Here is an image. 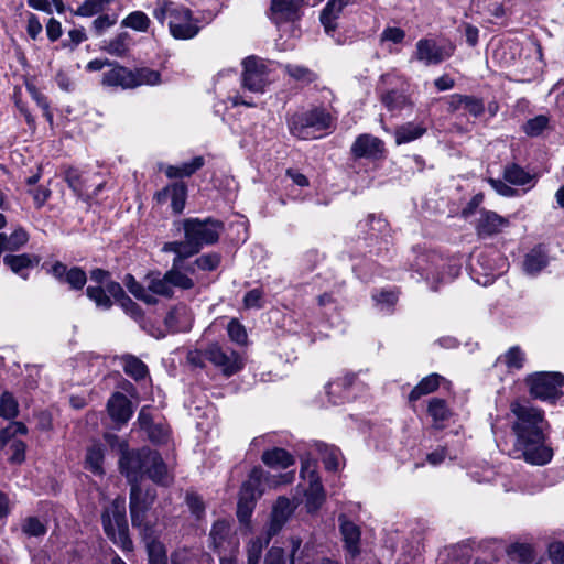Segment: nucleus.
I'll return each mask as SVG.
<instances>
[{
    "label": "nucleus",
    "mask_w": 564,
    "mask_h": 564,
    "mask_svg": "<svg viewBox=\"0 0 564 564\" xmlns=\"http://www.w3.org/2000/svg\"><path fill=\"white\" fill-rule=\"evenodd\" d=\"M510 411L516 420L512 432L516 435L513 452L516 458H522L528 464L543 466L551 462L553 449L546 445L545 429L549 426L541 410L514 401Z\"/></svg>",
    "instance_id": "f257e3e1"
},
{
    "label": "nucleus",
    "mask_w": 564,
    "mask_h": 564,
    "mask_svg": "<svg viewBox=\"0 0 564 564\" xmlns=\"http://www.w3.org/2000/svg\"><path fill=\"white\" fill-rule=\"evenodd\" d=\"M118 463L119 470L129 485L140 484L144 477L163 487H167L173 481L160 453L149 447L139 449L122 447Z\"/></svg>",
    "instance_id": "f03ea898"
},
{
    "label": "nucleus",
    "mask_w": 564,
    "mask_h": 564,
    "mask_svg": "<svg viewBox=\"0 0 564 564\" xmlns=\"http://www.w3.org/2000/svg\"><path fill=\"white\" fill-rule=\"evenodd\" d=\"M153 17L163 24L169 18V28L173 37L178 40L193 39L199 28L193 22L188 8L171 0H160L153 10Z\"/></svg>",
    "instance_id": "7ed1b4c3"
},
{
    "label": "nucleus",
    "mask_w": 564,
    "mask_h": 564,
    "mask_svg": "<svg viewBox=\"0 0 564 564\" xmlns=\"http://www.w3.org/2000/svg\"><path fill=\"white\" fill-rule=\"evenodd\" d=\"M127 507L123 497H117L104 508L101 523L105 534L123 551H132L133 543L129 536Z\"/></svg>",
    "instance_id": "20e7f679"
},
{
    "label": "nucleus",
    "mask_w": 564,
    "mask_h": 564,
    "mask_svg": "<svg viewBox=\"0 0 564 564\" xmlns=\"http://www.w3.org/2000/svg\"><path fill=\"white\" fill-rule=\"evenodd\" d=\"M185 239L191 251L196 254L205 245H214L225 229L221 220L207 217L205 219L187 218L183 221Z\"/></svg>",
    "instance_id": "39448f33"
},
{
    "label": "nucleus",
    "mask_w": 564,
    "mask_h": 564,
    "mask_svg": "<svg viewBox=\"0 0 564 564\" xmlns=\"http://www.w3.org/2000/svg\"><path fill=\"white\" fill-rule=\"evenodd\" d=\"M330 123L332 116L323 107H314L306 111L295 112L288 118L290 133L302 140L316 138V132L328 129Z\"/></svg>",
    "instance_id": "423d86ee"
},
{
    "label": "nucleus",
    "mask_w": 564,
    "mask_h": 564,
    "mask_svg": "<svg viewBox=\"0 0 564 564\" xmlns=\"http://www.w3.org/2000/svg\"><path fill=\"white\" fill-rule=\"evenodd\" d=\"M264 470L261 467H254L240 487L236 513L242 524H249L250 522L257 500L264 491Z\"/></svg>",
    "instance_id": "0eeeda50"
},
{
    "label": "nucleus",
    "mask_w": 564,
    "mask_h": 564,
    "mask_svg": "<svg viewBox=\"0 0 564 564\" xmlns=\"http://www.w3.org/2000/svg\"><path fill=\"white\" fill-rule=\"evenodd\" d=\"M533 399L555 403L563 394L564 375L556 371H538L524 379Z\"/></svg>",
    "instance_id": "6e6552de"
},
{
    "label": "nucleus",
    "mask_w": 564,
    "mask_h": 564,
    "mask_svg": "<svg viewBox=\"0 0 564 564\" xmlns=\"http://www.w3.org/2000/svg\"><path fill=\"white\" fill-rule=\"evenodd\" d=\"M380 84L387 86L380 87V100L389 111H400L408 107H413L409 88L410 84L402 77L384 74L380 78Z\"/></svg>",
    "instance_id": "1a4fd4ad"
},
{
    "label": "nucleus",
    "mask_w": 564,
    "mask_h": 564,
    "mask_svg": "<svg viewBox=\"0 0 564 564\" xmlns=\"http://www.w3.org/2000/svg\"><path fill=\"white\" fill-rule=\"evenodd\" d=\"M242 87L252 93H263L269 84L267 65L257 56H248L242 61Z\"/></svg>",
    "instance_id": "9d476101"
},
{
    "label": "nucleus",
    "mask_w": 564,
    "mask_h": 564,
    "mask_svg": "<svg viewBox=\"0 0 564 564\" xmlns=\"http://www.w3.org/2000/svg\"><path fill=\"white\" fill-rule=\"evenodd\" d=\"M205 357L227 377L237 373L243 367L238 352L231 349H223L218 344H210L205 349Z\"/></svg>",
    "instance_id": "9b49d317"
},
{
    "label": "nucleus",
    "mask_w": 564,
    "mask_h": 564,
    "mask_svg": "<svg viewBox=\"0 0 564 564\" xmlns=\"http://www.w3.org/2000/svg\"><path fill=\"white\" fill-rule=\"evenodd\" d=\"M454 51L452 43L440 45L434 40L421 39L416 43L415 58L426 66L438 65L449 58Z\"/></svg>",
    "instance_id": "f8f14e48"
},
{
    "label": "nucleus",
    "mask_w": 564,
    "mask_h": 564,
    "mask_svg": "<svg viewBox=\"0 0 564 564\" xmlns=\"http://www.w3.org/2000/svg\"><path fill=\"white\" fill-rule=\"evenodd\" d=\"M350 151L355 159L379 160L384 156V143L381 139L365 133L357 137Z\"/></svg>",
    "instance_id": "ddd939ff"
},
{
    "label": "nucleus",
    "mask_w": 564,
    "mask_h": 564,
    "mask_svg": "<svg viewBox=\"0 0 564 564\" xmlns=\"http://www.w3.org/2000/svg\"><path fill=\"white\" fill-rule=\"evenodd\" d=\"M305 0H271L270 17L275 24L294 22L301 18Z\"/></svg>",
    "instance_id": "4468645a"
},
{
    "label": "nucleus",
    "mask_w": 564,
    "mask_h": 564,
    "mask_svg": "<svg viewBox=\"0 0 564 564\" xmlns=\"http://www.w3.org/2000/svg\"><path fill=\"white\" fill-rule=\"evenodd\" d=\"M51 274L59 282L67 283L72 290H82L87 282L86 272L79 267L67 268L63 262H55L51 270Z\"/></svg>",
    "instance_id": "2eb2a0df"
},
{
    "label": "nucleus",
    "mask_w": 564,
    "mask_h": 564,
    "mask_svg": "<svg viewBox=\"0 0 564 564\" xmlns=\"http://www.w3.org/2000/svg\"><path fill=\"white\" fill-rule=\"evenodd\" d=\"M339 531L343 536L344 547L354 558L360 554V528L350 521L345 514L338 517Z\"/></svg>",
    "instance_id": "dca6fc26"
},
{
    "label": "nucleus",
    "mask_w": 564,
    "mask_h": 564,
    "mask_svg": "<svg viewBox=\"0 0 564 564\" xmlns=\"http://www.w3.org/2000/svg\"><path fill=\"white\" fill-rule=\"evenodd\" d=\"M509 225V220L495 212L481 209L476 224V232L480 238H487L497 235L503 227Z\"/></svg>",
    "instance_id": "f3484780"
},
{
    "label": "nucleus",
    "mask_w": 564,
    "mask_h": 564,
    "mask_svg": "<svg viewBox=\"0 0 564 564\" xmlns=\"http://www.w3.org/2000/svg\"><path fill=\"white\" fill-rule=\"evenodd\" d=\"M192 314L186 305H176L164 318V325L171 333L187 332L192 328Z\"/></svg>",
    "instance_id": "a211bd4d"
},
{
    "label": "nucleus",
    "mask_w": 564,
    "mask_h": 564,
    "mask_svg": "<svg viewBox=\"0 0 564 564\" xmlns=\"http://www.w3.org/2000/svg\"><path fill=\"white\" fill-rule=\"evenodd\" d=\"M351 2L352 0H328L319 15V21L328 35H333L337 30V19L343 10Z\"/></svg>",
    "instance_id": "6ab92c4d"
},
{
    "label": "nucleus",
    "mask_w": 564,
    "mask_h": 564,
    "mask_svg": "<svg viewBox=\"0 0 564 564\" xmlns=\"http://www.w3.org/2000/svg\"><path fill=\"white\" fill-rule=\"evenodd\" d=\"M293 511L294 508L289 498L283 496L278 498L271 512V521L268 529L269 536L280 532Z\"/></svg>",
    "instance_id": "aec40b11"
},
{
    "label": "nucleus",
    "mask_w": 564,
    "mask_h": 564,
    "mask_svg": "<svg viewBox=\"0 0 564 564\" xmlns=\"http://www.w3.org/2000/svg\"><path fill=\"white\" fill-rule=\"evenodd\" d=\"M107 410L110 417L119 424L127 423L132 415L131 401L121 392L111 395L107 403Z\"/></svg>",
    "instance_id": "412c9836"
},
{
    "label": "nucleus",
    "mask_w": 564,
    "mask_h": 564,
    "mask_svg": "<svg viewBox=\"0 0 564 564\" xmlns=\"http://www.w3.org/2000/svg\"><path fill=\"white\" fill-rule=\"evenodd\" d=\"M156 497V489L152 486H143L141 482L130 485L129 506L150 510Z\"/></svg>",
    "instance_id": "4be33fe9"
},
{
    "label": "nucleus",
    "mask_w": 564,
    "mask_h": 564,
    "mask_svg": "<svg viewBox=\"0 0 564 564\" xmlns=\"http://www.w3.org/2000/svg\"><path fill=\"white\" fill-rule=\"evenodd\" d=\"M111 66L112 67L102 75V85L131 89V69L118 63H112Z\"/></svg>",
    "instance_id": "5701e85b"
},
{
    "label": "nucleus",
    "mask_w": 564,
    "mask_h": 564,
    "mask_svg": "<svg viewBox=\"0 0 564 564\" xmlns=\"http://www.w3.org/2000/svg\"><path fill=\"white\" fill-rule=\"evenodd\" d=\"M262 462L271 468L285 469L294 464L293 456L284 448L274 447L265 451L261 457Z\"/></svg>",
    "instance_id": "b1692460"
},
{
    "label": "nucleus",
    "mask_w": 564,
    "mask_h": 564,
    "mask_svg": "<svg viewBox=\"0 0 564 564\" xmlns=\"http://www.w3.org/2000/svg\"><path fill=\"white\" fill-rule=\"evenodd\" d=\"M162 83L161 74L149 67L131 69V89L140 86H156Z\"/></svg>",
    "instance_id": "393cba45"
},
{
    "label": "nucleus",
    "mask_w": 564,
    "mask_h": 564,
    "mask_svg": "<svg viewBox=\"0 0 564 564\" xmlns=\"http://www.w3.org/2000/svg\"><path fill=\"white\" fill-rule=\"evenodd\" d=\"M145 280L148 282V289L150 292L156 295L172 297L174 292L171 289L170 281L166 272L161 274L160 272H150L147 274Z\"/></svg>",
    "instance_id": "a878e982"
},
{
    "label": "nucleus",
    "mask_w": 564,
    "mask_h": 564,
    "mask_svg": "<svg viewBox=\"0 0 564 564\" xmlns=\"http://www.w3.org/2000/svg\"><path fill=\"white\" fill-rule=\"evenodd\" d=\"M121 364L124 373L137 381L142 380L148 376L149 370L147 365L133 355H123L121 357Z\"/></svg>",
    "instance_id": "bb28decb"
},
{
    "label": "nucleus",
    "mask_w": 564,
    "mask_h": 564,
    "mask_svg": "<svg viewBox=\"0 0 564 564\" xmlns=\"http://www.w3.org/2000/svg\"><path fill=\"white\" fill-rule=\"evenodd\" d=\"M427 413L433 419L434 426L436 429H443L444 422L447 421L452 415V412L447 406L446 401L438 398H433L429 402Z\"/></svg>",
    "instance_id": "cd10ccee"
},
{
    "label": "nucleus",
    "mask_w": 564,
    "mask_h": 564,
    "mask_svg": "<svg viewBox=\"0 0 564 564\" xmlns=\"http://www.w3.org/2000/svg\"><path fill=\"white\" fill-rule=\"evenodd\" d=\"M29 240L28 232L22 228H17L11 235L0 234V256L3 251H15L24 246Z\"/></svg>",
    "instance_id": "c85d7f7f"
},
{
    "label": "nucleus",
    "mask_w": 564,
    "mask_h": 564,
    "mask_svg": "<svg viewBox=\"0 0 564 564\" xmlns=\"http://www.w3.org/2000/svg\"><path fill=\"white\" fill-rule=\"evenodd\" d=\"M160 195L171 197V206L175 214H181L185 207L187 187L184 183H174L166 187Z\"/></svg>",
    "instance_id": "c756f323"
},
{
    "label": "nucleus",
    "mask_w": 564,
    "mask_h": 564,
    "mask_svg": "<svg viewBox=\"0 0 564 564\" xmlns=\"http://www.w3.org/2000/svg\"><path fill=\"white\" fill-rule=\"evenodd\" d=\"M131 524L138 529L144 540L150 539L153 535V528L148 521L149 510L129 506Z\"/></svg>",
    "instance_id": "7c9ffc66"
},
{
    "label": "nucleus",
    "mask_w": 564,
    "mask_h": 564,
    "mask_svg": "<svg viewBox=\"0 0 564 564\" xmlns=\"http://www.w3.org/2000/svg\"><path fill=\"white\" fill-rule=\"evenodd\" d=\"M442 377L437 373H432L423 378L410 392L409 400L416 401L421 397L432 393L440 387Z\"/></svg>",
    "instance_id": "2f4dec72"
},
{
    "label": "nucleus",
    "mask_w": 564,
    "mask_h": 564,
    "mask_svg": "<svg viewBox=\"0 0 564 564\" xmlns=\"http://www.w3.org/2000/svg\"><path fill=\"white\" fill-rule=\"evenodd\" d=\"M205 161L203 156H196L191 162H185L180 166L170 165L165 174L169 178H181L193 175L197 170L203 167Z\"/></svg>",
    "instance_id": "473e14b6"
},
{
    "label": "nucleus",
    "mask_w": 564,
    "mask_h": 564,
    "mask_svg": "<svg viewBox=\"0 0 564 564\" xmlns=\"http://www.w3.org/2000/svg\"><path fill=\"white\" fill-rule=\"evenodd\" d=\"M547 264V257L541 247L533 248L524 258L523 268L527 273L535 274Z\"/></svg>",
    "instance_id": "72a5a7b5"
},
{
    "label": "nucleus",
    "mask_w": 564,
    "mask_h": 564,
    "mask_svg": "<svg viewBox=\"0 0 564 564\" xmlns=\"http://www.w3.org/2000/svg\"><path fill=\"white\" fill-rule=\"evenodd\" d=\"M104 449L100 444L88 447L85 458V468L95 475L104 474Z\"/></svg>",
    "instance_id": "f704fd0d"
},
{
    "label": "nucleus",
    "mask_w": 564,
    "mask_h": 564,
    "mask_svg": "<svg viewBox=\"0 0 564 564\" xmlns=\"http://www.w3.org/2000/svg\"><path fill=\"white\" fill-rule=\"evenodd\" d=\"M317 452L322 455L324 466L329 471H336L339 468L340 451L335 446L324 443L316 444Z\"/></svg>",
    "instance_id": "c9c22d12"
},
{
    "label": "nucleus",
    "mask_w": 564,
    "mask_h": 564,
    "mask_svg": "<svg viewBox=\"0 0 564 564\" xmlns=\"http://www.w3.org/2000/svg\"><path fill=\"white\" fill-rule=\"evenodd\" d=\"M311 478L310 488L306 492V506L308 510H316L324 502L325 495L323 486L314 473L311 474Z\"/></svg>",
    "instance_id": "e433bc0d"
},
{
    "label": "nucleus",
    "mask_w": 564,
    "mask_h": 564,
    "mask_svg": "<svg viewBox=\"0 0 564 564\" xmlns=\"http://www.w3.org/2000/svg\"><path fill=\"white\" fill-rule=\"evenodd\" d=\"M425 132L424 127L408 122L395 130V142L398 144L408 143L421 138Z\"/></svg>",
    "instance_id": "4c0bfd02"
},
{
    "label": "nucleus",
    "mask_w": 564,
    "mask_h": 564,
    "mask_svg": "<svg viewBox=\"0 0 564 564\" xmlns=\"http://www.w3.org/2000/svg\"><path fill=\"white\" fill-rule=\"evenodd\" d=\"M284 72L291 78L304 85H308L318 78L317 74L314 70L303 65L286 64L284 65Z\"/></svg>",
    "instance_id": "58836bf2"
},
{
    "label": "nucleus",
    "mask_w": 564,
    "mask_h": 564,
    "mask_svg": "<svg viewBox=\"0 0 564 564\" xmlns=\"http://www.w3.org/2000/svg\"><path fill=\"white\" fill-rule=\"evenodd\" d=\"M503 178L510 184L521 186L528 184L532 180V176L520 165L513 163L505 167Z\"/></svg>",
    "instance_id": "ea45409f"
},
{
    "label": "nucleus",
    "mask_w": 564,
    "mask_h": 564,
    "mask_svg": "<svg viewBox=\"0 0 564 564\" xmlns=\"http://www.w3.org/2000/svg\"><path fill=\"white\" fill-rule=\"evenodd\" d=\"M87 297L95 303L98 308L110 310L113 305L112 300L101 285H89L86 289Z\"/></svg>",
    "instance_id": "a19ab883"
},
{
    "label": "nucleus",
    "mask_w": 564,
    "mask_h": 564,
    "mask_svg": "<svg viewBox=\"0 0 564 564\" xmlns=\"http://www.w3.org/2000/svg\"><path fill=\"white\" fill-rule=\"evenodd\" d=\"M144 541L147 543L149 564H167L165 546L153 536Z\"/></svg>",
    "instance_id": "79ce46f5"
},
{
    "label": "nucleus",
    "mask_w": 564,
    "mask_h": 564,
    "mask_svg": "<svg viewBox=\"0 0 564 564\" xmlns=\"http://www.w3.org/2000/svg\"><path fill=\"white\" fill-rule=\"evenodd\" d=\"M507 553L512 561L522 564H531L534 561L533 549L529 544L514 543L508 547Z\"/></svg>",
    "instance_id": "37998d69"
},
{
    "label": "nucleus",
    "mask_w": 564,
    "mask_h": 564,
    "mask_svg": "<svg viewBox=\"0 0 564 564\" xmlns=\"http://www.w3.org/2000/svg\"><path fill=\"white\" fill-rule=\"evenodd\" d=\"M182 265H174L166 271L171 289L178 288L181 290H189L194 288V281L181 271Z\"/></svg>",
    "instance_id": "c03bdc74"
},
{
    "label": "nucleus",
    "mask_w": 564,
    "mask_h": 564,
    "mask_svg": "<svg viewBox=\"0 0 564 564\" xmlns=\"http://www.w3.org/2000/svg\"><path fill=\"white\" fill-rule=\"evenodd\" d=\"M230 534V524L226 520H218L214 523L209 538L214 550H219Z\"/></svg>",
    "instance_id": "a18cd8bd"
},
{
    "label": "nucleus",
    "mask_w": 564,
    "mask_h": 564,
    "mask_svg": "<svg viewBox=\"0 0 564 564\" xmlns=\"http://www.w3.org/2000/svg\"><path fill=\"white\" fill-rule=\"evenodd\" d=\"M19 414V403L13 394L4 391L0 397V417L12 420Z\"/></svg>",
    "instance_id": "49530a36"
},
{
    "label": "nucleus",
    "mask_w": 564,
    "mask_h": 564,
    "mask_svg": "<svg viewBox=\"0 0 564 564\" xmlns=\"http://www.w3.org/2000/svg\"><path fill=\"white\" fill-rule=\"evenodd\" d=\"M149 17L142 11H134L128 14L121 22L124 28H130L138 32H147L150 26Z\"/></svg>",
    "instance_id": "de8ad7c7"
},
{
    "label": "nucleus",
    "mask_w": 564,
    "mask_h": 564,
    "mask_svg": "<svg viewBox=\"0 0 564 564\" xmlns=\"http://www.w3.org/2000/svg\"><path fill=\"white\" fill-rule=\"evenodd\" d=\"M162 251L164 252H174L176 256L173 260L174 265H182L183 261L186 258H189L193 256V253H187L191 251L189 247L187 246L186 239L184 241H171L164 243Z\"/></svg>",
    "instance_id": "09e8293b"
},
{
    "label": "nucleus",
    "mask_w": 564,
    "mask_h": 564,
    "mask_svg": "<svg viewBox=\"0 0 564 564\" xmlns=\"http://www.w3.org/2000/svg\"><path fill=\"white\" fill-rule=\"evenodd\" d=\"M130 35L128 32H121L115 39L110 40L106 51L115 56H123L129 50Z\"/></svg>",
    "instance_id": "8fccbe9b"
},
{
    "label": "nucleus",
    "mask_w": 564,
    "mask_h": 564,
    "mask_svg": "<svg viewBox=\"0 0 564 564\" xmlns=\"http://www.w3.org/2000/svg\"><path fill=\"white\" fill-rule=\"evenodd\" d=\"M508 369H521L525 361V355L519 346L511 347L505 355L499 357Z\"/></svg>",
    "instance_id": "3c124183"
},
{
    "label": "nucleus",
    "mask_w": 564,
    "mask_h": 564,
    "mask_svg": "<svg viewBox=\"0 0 564 564\" xmlns=\"http://www.w3.org/2000/svg\"><path fill=\"white\" fill-rule=\"evenodd\" d=\"M3 263L8 265L14 273H20L23 269L33 267L32 258L26 253L18 256H4Z\"/></svg>",
    "instance_id": "603ef678"
},
{
    "label": "nucleus",
    "mask_w": 564,
    "mask_h": 564,
    "mask_svg": "<svg viewBox=\"0 0 564 564\" xmlns=\"http://www.w3.org/2000/svg\"><path fill=\"white\" fill-rule=\"evenodd\" d=\"M22 532L28 536H42L46 533V527L36 517H28L22 523Z\"/></svg>",
    "instance_id": "864d4df0"
},
{
    "label": "nucleus",
    "mask_w": 564,
    "mask_h": 564,
    "mask_svg": "<svg viewBox=\"0 0 564 564\" xmlns=\"http://www.w3.org/2000/svg\"><path fill=\"white\" fill-rule=\"evenodd\" d=\"M227 332L229 338L237 343L238 345H246L248 340V335L246 328L242 324H240L237 319H231L228 323Z\"/></svg>",
    "instance_id": "5fc2aeb1"
},
{
    "label": "nucleus",
    "mask_w": 564,
    "mask_h": 564,
    "mask_svg": "<svg viewBox=\"0 0 564 564\" xmlns=\"http://www.w3.org/2000/svg\"><path fill=\"white\" fill-rule=\"evenodd\" d=\"M110 0H86L75 12L77 15L91 17L104 10Z\"/></svg>",
    "instance_id": "6e6d98bb"
},
{
    "label": "nucleus",
    "mask_w": 564,
    "mask_h": 564,
    "mask_svg": "<svg viewBox=\"0 0 564 564\" xmlns=\"http://www.w3.org/2000/svg\"><path fill=\"white\" fill-rule=\"evenodd\" d=\"M549 119L545 116H536L528 120L523 126V131L530 137H536L546 128Z\"/></svg>",
    "instance_id": "4d7b16f0"
},
{
    "label": "nucleus",
    "mask_w": 564,
    "mask_h": 564,
    "mask_svg": "<svg viewBox=\"0 0 564 564\" xmlns=\"http://www.w3.org/2000/svg\"><path fill=\"white\" fill-rule=\"evenodd\" d=\"M65 181L77 196L83 195L84 181L77 169L69 167L65 171Z\"/></svg>",
    "instance_id": "13d9d810"
},
{
    "label": "nucleus",
    "mask_w": 564,
    "mask_h": 564,
    "mask_svg": "<svg viewBox=\"0 0 564 564\" xmlns=\"http://www.w3.org/2000/svg\"><path fill=\"white\" fill-rule=\"evenodd\" d=\"M477 7L498 19L506 15L503 0H477Z\"/></svg>",
    "instance_id": "bf43d9fd"
},
{
    "label": "nucleus",
    "mask_w": 564,
    "mask_h": 564,
    "mask_svg": "<svg viewBox=\"0 0 564 564\" xmlns=\"http://www.w3.org/2000/svg\"><path fill=\"white\" fill-rule=\"evenodd\" d=\"M220 263V256L216 252H210L198 257L195 264L204 271H213Z\"/></svg>",
    "instance_id": "052dcab7"
},
{
    "label": "nucleus",
    "mask_w": 564,
    "mask_h": 564,
    "mask_svg": "<svg viewBox=\"0 0 564 564\" xmlns=\"http://www.w3.org/2000/svg\"><path fill=\"white\" fill-rule=\"evenodd\" d=\"M145 432L149 440L155 444H163L169 438V430L162 424H153Z\"/></svg>",
    "instance_id": "680f3d73"
},
{
    "label": "nucleus",
    "mask_w": 564,
    "mask_h": 564,
    "mask_svg": "<svg viewBox=\"0 0 564 564\" xmlns=\"http://www.w3.org/2000/svg\"><path fill=\"white\" fill-rule=\"evenodd\" d=\"M263 544L260 539L250 541L247 550V564H259L262 554Z\"/></svg>",
    "instance_id": "e2e57ef3"
},
{
    "label": "nucleus",
    "mask_w": 564,
    "mask_h": 564,
    "mask_svg": "<svg viewBox=\"0 0 564 564\" xmlns=\"http://www.w3.org/2000/svg\"><path fill=\"white\" fill-rule=\"evenodd\" d=\"M464 109L474 117H479L484 113L485 106L481 99L473 96H467L464 102Z\"/></svg>",
    "instance_id": "0e129e2a"
},
{
    "label": "nucleus",
    "mask_w": 564,
    "mask_h": 564,
    "mask_svg": "<svg viewBox=\"0 0 564 564\" xmlns=\"http://www.w3.org/2000/svg\"><path fill=\"white\" fill-rule=\"evenodd\" d=\"M123 284L135 299L144 295L145 288L139 283L132 274L128 273L124 275Z\"/></svg>",
    "instance_id": "69168bd1"
},
{
    "label": "nucleus",
    "mask_w": 564,
    "mask_h": 564,
    "mask_svg": "<svg viewBox=\"0 0 564 564\" xmlns=\"http://www.w3.org/2000/svg\"><path fill=\"white\" fill-rule=\"evenodd\" d=\"M549 556L552 564L564 563V543L556 541L549 545Z\"/></svg>",
    "instance_id": "338daca9"
},
{
    "label": "nucleus",
    "mask_w": 564,
    "mask_h": 564,
    "mask_svg": "<svg viewBox=\"0 0 564 564\" xmlns=\"http://www.w3.org/2000/svg\"><path fill=\"white\" fill-rule=\"evenodd\" d=\"M264 564H285L283 549L271 547L265 555Z\"/></svg>",
    "instance_id": "774afa93"
}]
</instances>
